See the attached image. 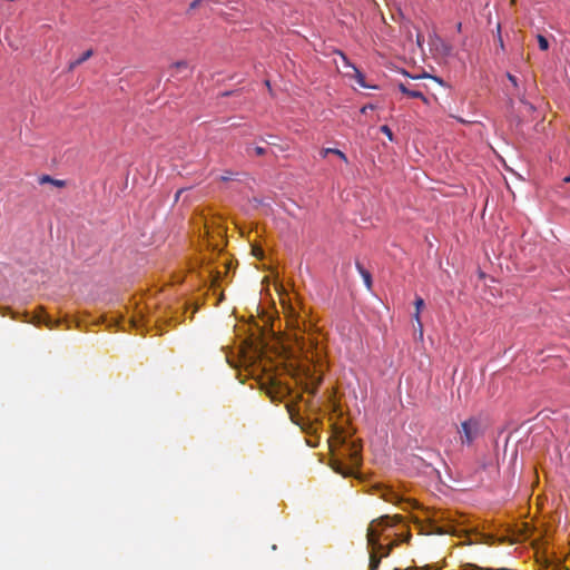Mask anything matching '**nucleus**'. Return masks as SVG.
<instances>
[{"label": "nucleus", "instance_id": "f257e3e1", "mask_svg": "<svg viewBox=\"0 0 570 570\" xmlns=\"http://www.w3.org/2000/svg\"><path fill=\"white\" fill-rule=\"evenodd\" d=\"M367 547L370 549V570H377L381 560L387 557L393 547L409 541L411 534L401 515H384L373 520L367 529Z\"/></svg>", "mask_w": 570, "mask_h": 570}, {"label": "nucleus", "instance_id": "f03ea898", "mask_svg": "<svg viewBox=\"0 0 570 570\" xmlns=\"http://www.w3.org/2000/svg\"><path fill=\"white\" fill-rule=\"evenodd\" d=\"M154 305V302L142 303L135 301L127 306V315H121L119 318L115 320V323L122 330H125L127 325L137 331L148 328L159 321V316L156 312L150 313V307Z\"/></svg>", "mask_w": 570, "mask_h": 570}, {"label": "nucleus", "instance_id": "7ed1b4c3", "mask_svg": "<svg viewBox=\"0 0 570 570\" xmlns=\"http://www.w3.org/2000/svg\"><path fill=\"white\" fill-rule=\"evenodd\" d=\"M335 440L342 443V456L347 459V463L335 462L333 468L337 473L344 476L353 475L362 463V448L356 442H347L341 432H335Z\"/></svg>", "mask_w": 570, "mask_h": 570}, {"label": "nucleus", "instance_id": "20e7f679", "mask_svg": "<svg viewBox=\"0 0 570 570\" xmlns=\"http://www.w3.org/2000/svg\"><path fill=\"white\" fill-rule=\"evenodd\" d=\"M458 433L462 444L471 445L482 434L480 420L470 417L463 421L458 429Z\"/></svg>", "mask_w": 570, "mask_h": 570}, {"label": "nucleus", "instance_id": "39448f33", "mask_svg": "<svg viewBox=\"0 0 570 570\" xmlns=\"http://www.w3.org/2000/svg\"><path fill=\"white\" fill-rule=\"evenodd\" d=\"M340 56L342 58L344 67L348 68V70L345 72V76L354 78L356 82L363 88H375V86H371L365 82L363 73L353 63L348 61L347 57L344 53L340 52Z\"/></svg>", "mask_w": 570, "mask_h": 570}, {"label": "nucleus", "instance_id": "423d86ee", "mask_svg": "<svg viewBox=\"0 0 570 570\" xmlns=\"http://www.w3.org/2000/svg\"><path fill=\"white\" fill-rule=\"evenodd\" d=\"M399 89H400V91H401V92H403L404 95H406V96H409V97H411V98H419V99H422V101H423L424 104H428V102H429L428 98H426V97L423 95V92H422V91H420V90L411 89V88H409V87H407L406 85H404V83H400V85H399Z\"/></svg>", "mask_w": 570, "mask_h": 570}, {"label": "nucleus", "instance_id": "0eeeda50", "mask_svg": "<svg viewBox=\"0 0 570 570\" xmlns=\"http://www.w3.org/2000/svg\"><path fill=\"white\" fill-rule=\"evenodd\" d=\"M381 498L386 502L395 503L399 500V494L390 488H383L381 490Z\"/></svg>", "mask_w": 570, "mask_h": 570}, {"label": "nucleus", "instance_id": "6e6552de", "mask_svg": "<svg viewBox=\"0 0 570 570\" xmlns=\"http://www.w3.org/2000/svg\"><path fill=\"white\" fill-rule=\"evenodd\" d=\"M424 307V301L423 298L421 297H416L415 299V314H414V320L416 321L417 325H419V328H420V334L422 335V323H421V318H420V313L422 311V308Z\"/></svg>", "mask_w": 570, "mask_h": 570}, {"label": "nucleus", "instance_id": "1a4fd4ad", "mask_svg": "<svg viewBox=\"0 0 570 570\" xmlns=\"http://www.w3.org/2000/svg\"><path fill=\"white\" fill-rule=\"evenodd\" d=\"M356 267L363 277V281L368 289L372 287V276L368 271H366L360 263L356 264Z\"/></svg>", "mask_w": 570, "mask_h": 570}, {"label": "nucleus", "instance_id": "9d476101", "mask_svg": "<svg viewBox=\"0 0 570 570\" xmlns=\"http://www.w3.org/2000/svg\"><path fill=\"white\" fill-rule=\"evenodd\" d=\"M43 323L48 328H55L59 321H52L49 316L45 315H39L37 316V324H41Z\"/></svg>", "mask_w": 570, "mask_h": 570}, {"label": "nucleus", "instance_id": "9b49d317", "mask_svg": "<svg viewBox=\"0 0 570 570\" xmlns=\"http://www.w3.org/2000/svg\"><path fill=\"white\" fill-rule=\"evenodd\" d=\"M92 50L89 49L87 51H85L78 59H76L75 61H72L70 63V69H73L76 68L77 66L81 65L82 62H85L86 60H88L91 56H92Z\"/></svg>", "mask_w": 570, "mask_h": 570}, {"label": "nucleus", "instance_id": "f8f14e48", "mask_svg": "<svg viewBox=\"0 0 570 570\" xmlns=\"http://www.w3.org/2000/svg\"><path fill=\"white\" fill-rule=\"evenodd\" d=\"M331 153H336V156L338 158H341L343 161L347 163V157L346 155L341 151L340 149H336V148H324L322 149L321 154L323 157H326L327 155H330Z\"/></svg>", "mask_w": 570, "mask_h": 570}, {"label": "nucleus", "instance_id": "ddd939ff", "mask_svg": "<svg viewBox=\"0 0 570 570\" xmlns=\"http://www.w3.org/2000/svg\"><path fill=\"white\" fill-rule=\"evenodd\" d=\"M531 535V529L530 527L524 523L522 524L521 529L519 530V535L518 538L521 539V540H525L528 539L529 537Z\"/></svg>", "mask_w": 570, "mask_h": 570}, {"label": "nucleus", "instance_id": "4468645a", "mask_svg": "<svg viewBox=\"0 0 570 570\" xmlns=\"http://www.w3.org/2000/svg\"><path fill=\"white\" fill-rule=\"evenodd\" d=\"M538 43H539V48L541 50L546 51L549 49L548 40L546 39V37L541 36V35L538 36Z\"/></svg>", "mask_w": 570, "mask_h": 570}, {"label": "nucleus", "instance_id": "2eb2a0df", "mask_svg": "<svg viewBox=\"0 0 570 570\" xmlns=\"http://www.w3.org/2000/svg\"><path fill=\"white\" fill-rule=\"evenodd\" d=\"M288 325H291L292 327H297V328H299V326H301L299 325V320H298L297 316H295L293 314V311L291 312V315L288 317Z\"/></svg>", "mask_w": 570, "mask_h": 570}, {"label": "nucleus", "instance_id": "dca6fc26", "mask_svg": "<svg viewBox=\"0 0 570 570\" xmlns=\"http://www.w3.org/2000/svg\"><path fill=\"white\" fill-rule=\"evenodd\" d=\"M480 542L487 543V544H493L494 543V537L491 534H481Z\"/></svg>", "mask_w": 570, "mask_h": 570}, {"label": "nucleus", "instance_id": "f3484780", "mask_svg": "<svg viewBox=\"0 0 570 570\" xmlns=\"http://www.w3.org/2000/svg\"><path fill=\"white\" fill-rule=\"evenodd\" d=\"M381 131L387 136V138L392 141L393 140V132L391 130V128L386 125L382 126L381 127Z\"/></svg>", "mask_w": 570, "mask_h": 570}, {"label": "nucleus", "instance_id": "a211bd4d", "mask_svg": "<svg viewBox=\"0 0 570 570\" xmlns=\"http://www.w3.org/2000/svg\"><path fill=\"white\" fill-rule=\"evenodd\" d=\"M374 108H375V107H374L373 105H371V104H370V105H365V106H363V107L361 108V112H362V114H366V112H368V110H373Z\"/></svg>", "mask_w": 570, "mask_h": 570}, {"label": "nucleus", "instance_id": "6ab92c4d", "mask_svg": "<svg viewBox=\"0 0 570 570\" xmlns=\"http://www.w3.org/2000/svg\"><path fill=\"white\" fill-rule=\"evenodd\" d=\"M51 184H53L57 187H63L65 186V181L63 180H58V179H52Z\"/></svg>", "mask_w": 570, "mask_h": 570}, {"label": "nucleus", "instance_id": "aec40b11", "mask_svg": "<svg viewBox=\"0 0 570 570\" xmlns=\"http://www.w3.org/2000/svg\"><path fill=\"white\" fill-rule=\"evenodd\" d=\"M254 150L257 156H262L265 154V149L263 147H255Z\"/></svg>", "mask_w": 570, "mask_h": 570}, {"label": "nucleus", "instance_id": "412c9836", "mask_svg": "<svg viewBox=\"0 0 570 570\" xmlns=\"http://www.w3.org/2000/svg\"><path fill=\"white\" fill-rule=\"evenodd\" d=\"M176 68H178V69H183L184 68L185 69V68H187V63L184 62V61L177 62L176 63Z\"/></svg>", "mask_w": 570, "mask_h": 570}, {"label": "nucleus", "instance_id": "4be33fe9", "mask_svg": "<svg viewBox=\"0 0 570 570\" xmlns=\"http://www.w3.org/2000/svg\"><path fill=\"white\" fill-rule=\"evenodd\" d=\"M509 80L512 82L513 86H517V78L512 75H508Z\"/></svg>", "mask_w": 570, "mask_h": 570}, {"label": "nucleus", "instance_id": "5701e85b", "mask_svg": "<svg viewBox=\"0 0 570 570\" xmlns=\"http://www.w3.org/2000/svg\"><path fill=\"white\" fill-rule=\"evenodd\" d=\"M52 178H50L49 176H43L41 178V183H51Z\"/></svg>", "mask_w": 570, "mask_h": 570}, {"label": "nucleus", "instance_id": "b1692460", "mask_svg": "<svg viewBox=\"0 0 570 570\" xmlns=\"http://www.w3.org/2000/svg\"><path fill=\"white\" fill-rule=\"evenodd\" d=\"M405 570H429V569L428 568H421V569H419V568H407Z\"/></svg>", "mask_w": 570, "mask_h": 570}, {"label": "nucleus", "instance_id": "393cba45", "mask_svg": "<svg viewBox=\"0 0 570 570\" xmlns=\"http://www.w3.org/2000/svg\"><path fill=\"white\" fill-rule=\"evenodd\" d=\"M564 183H570V176H567L564 179H563Z\"/></svg>", "mask_w": 570, "mask_h": 570}, {"label": "nucleus", "instance_id": "a878e982", "mask_svg": "<svg viewBox=\"0 0 570 570\" xmlns=\"http://www.w3.org/2000/svg\"><path fill=\"white\" fill-rule=\"evenodd\" d=\"M461 26H462V24H461V23H459V24L456 26V29L461 30Z\"/></svg>", "mask_w": 570, "mask_h": 570}]
</instances>
